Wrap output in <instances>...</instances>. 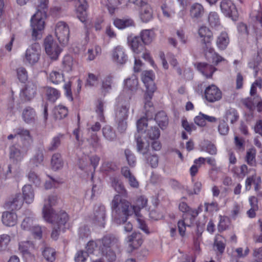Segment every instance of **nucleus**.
I'll return each instance as SVG.
<instances>
[{
    "instance_id": "obj_57",
    "label": "nucleus",
    "mask_w": 262,
    "mask_h": 262,
    "mask_svg": "<svg viewBox=\"0 0 262 262\" xmlns=\"http://www.w3.org/2000/svg\"><path fill=\"white\" fill-rule=\"evenodd\" d=\"M137 216V221L138 224L139 228L143 231L146 234H149V231L148 227L144 221V219L139 214Z\"/></svg>"
},
{
    "instance_id": "obj_34",
    "label": "nucleus",
    "mask_w": 262,
    "mask_h": 262,
    "mask_svg": "<svg viewBox=\"0 0 262 262\" xmlns=\"http://www.w3.org/2000/svg\"><path fill=\"white\" fill-rule=\"evenodd\" d=\"M147 204V199L143 196H139L136 201V205L132 206V209L134 210V213L136 215L139 214L138 211L145 207Z\"/></svg>"
},
{
    "instance_id": "obj_8",
    "label": "nucleus",
    "mask_w": 262,
    "mask_h": 262,
    "mask_svg": "<svg viewBox=\"0 0 262 262\" xmlns=\"http://www.w3.org/2000/svg\"><path fill=\"white\" fill-rule=\"evenodd\" d=\"M44 47L46 54L51 59L56 60L58 58L61 49L58 43L51 35L48 36L44 40Z\"/></svg>"
},
{
    "instance_id": "obj_56",
    "label": "nucleus",
    "mask_w": 262,
    "mask_h": 262,
    "mask_svg": "<svg viewBox=\"0 0 262 262\" xmlns=\"http://www.w3.org/2000/svg\"><path fill=\"white\" fill-rule=\"evenodd\" d=\"M113 77L107 76L104 78L102 83V89L105 92H108L112 89Z\"/></svg>"
},
{
    "instance_id": "obj_37",
    "label": "nucleus",
    "mask_w": 262,
    "mask_h": 262,
    "mask_svg": "<svg viewBox=\"0 0 262 262\" xmlns=\"http://www.w3.org/2000/svg\"><path fill=\"white\" fill-rule=\"evenodd\" d=\"M42 254L45 259L48 261L53 262L55 259V250L51 247H45L42 251Z\"/></svg>"
},
{
    "instance_id": "obj_23",
    "label": "nucleus",
    "mask_w": 262,
    "mask_h": 262,
    "mask_svg": "<svg viewBox=\"0 0 262 262\" xmlns=\"http://www.w3.org/2000/svg\"><path fill=\"white\" fill-rule=\"evenodd\" d=\"M229 41L228 34L226 32H222L216 38V45L220 50H224L227 48Z\"/></svg>"
},
{
    "instance_id": "obj_4",
    "label": "nucleus",
    "mask_w": 262,
    "mask_h": 262,
    "mask_svg": "<svg viewBox=\"0 0 262 262\" xmlns=\"http://www.w3.org/2000/svg\"><path fill=\"white\" fill-rule=\"evenodd\" d=\"M97 241L98 245L101 249V254L107 260L115 261L116 256L113 249L117 247L118 240L114 237L105 236Z\"/></svg>"
},
{
    "instance_id": "obj_21",
    "label": "nucleus",
    "mask_w": 262,
    "mask_h": 262,
    "mask_svg": "<svg viewBox=\"0 0 262 262\" xmlns=\"http://www.w3.org/2000/svg\"><path fill=\"white\" fill-rule=\"evenodd\" d=\"M122 174L127 180L129 185L134 188H138L139 183L135 177L131 173L127 167H124L121 169Z\"/></svg>"
},
{
    "instance_id": "obj_19",
    "label": "nucleus",
    "mask_w": 262,
    "mask_h": 262,
    "mask_svg": "<svg viewBox=\"0 0 262 262\" xmlns=\"http://www.w3.org/2000/svg\"><path fill=\"white\" fill-rule=\"evenodd\" d=\"M198 70L206 78H211L216 69L212 65L206 63H199L197 64Z\"/></svg>"
},
{
    "instance_id": "obj_27",
    "label": "nucleus",
    "mask_w": 262,
    "mask_h": 262,
    "mask_svg": "<svg viewBox=\"0 0 262 262\" xmlns=\"http://www.w3.org/2000/svg\"><path fill=\"white\" fill-rule=\"evenodd\" d=\"M204 9L202 5L199 3L193 4L190 8V13L191 17L199 18L204 14Z\"/></svg>"
},
{
    "instance_id": "obj_61",
    "label": "nucleus",
    "mask_w": 262,
    "mask_h": 262,
    "mask_svg": "<svg viewBox=\"0 0 262 262\" xmlns=\"http://www.w3.org/2000/svg\"><path fill=\"white\" fill-rule=\"evenodd\" d=\"M125 155L128 164L130 166H134L136 162V159L135 155L129 149H126L125 150Z\"/></svg>"
},
{
    "instance_id": "obj_51",
    "label": "nucleus",
    "mask_w": 262,
    "mask_h": 262,
    "mask_svg": "<svg viewBox=\"0 0 262 262\" xmlns=\"http://www.w3.org/2000/svg\"><path fill=\"white\" fill-rule=\"evenodd\" d=\"M208 22L212 27L220 25V19L218 14L214 12H210L208 16Z\"/></svg>"
},
{
    "instance_id": "obj_32",
    "label": "nucleus",
    "mask_w": 262,
    "mask_h": 262,
    "mask_svg": "<svg viewBox=\"0 0 262 262\" xmlns=\"http://www.w3.org/2000/svg\"><path fill=\"white\" fill-rule=\"evenodd\" d=\"M224 118L226 121H229L231 124H234L238 120L239 116L235 108H229L226 111Z\"/></svg>"
},
{
    "instance_id": "obj_45",
    "label": "nucleus",
    "mask_w": 262,
    "mask_h": 262,
    "mask_svg": "<svg viewBox=\"0 0 262 262\" xmlns=\"http://www.w3.org/2000/svg\"><path fill=\"white\" fill-rule=\"evenodd\" d=\"M68 114L67 108L62 105H59L55 108V115L56 118L61 119L66 117Z\"/></svg>"
},
{
    "instance_id": "obj_46",
    "label": "nucleus",
    "mask_w": 262,
    "mask_h": 262,
    "mask_svg": "<svg viewBox=\"0 0 262 262\" xmlns=\"http://www.w3.org/2000/svg\"><path fill=\"white\" fill-rule=\"evenodd\" d=\"M256 150L254 148H250L247 150L246 156L247 163L251 165L254 166L256 163L255 160Z\"/></svg>"
},
{
    "instance_id": "obj_22",
    "label": "nucleus",
    "mask_w": 262,
    "mask_h": 262,
    "mask_svg": "<svg viewBox=\"0 0 262 262\" xmlns=\"http://www.w3.org/2000/svg\"><path fill=\"white\" fill-rule=\"evenodd\" d=\"M128 40L129 46L134 53L139 54L143 51L144 47L140 37L137 36L130 37Z\"/></svg>"
},
{
    "instance_id": "obj_31",
    "label": "nucleus",
    "mask_w": 262,
    "mask_h": 262,
    "mask_svg": "<svg viewBox=\"0 0 262 262\" xmlns=\"http://www.w3.org/2000/svg\"><path fill=\"white\" fill-rule=\"evenodd\" d=\"M86 248L88 254L96 255V256L102 255L101 249L98 245V241H96V242H89L87 244Z\"/></svg>"
},
{
    "instance_id": "obj_64",
    "label": "nucleus",
    "mask_w": 262,
    "mask_h": 262,
    "mask_svg": "<svg viewBox=\"0 0 262 262\" xmlns=\"http://www.w3.org/2000/svg\"><path fill=\"white\" fill-rule=\"evenodd\" d=\"M87 256V252L82 251H78L75 257V262H84Z\"/></svg>"
},
{
    "instance_id": "obj_13",
    "label": "nucleus",
    "mask_w": 262,
    "mask_h": 262,
    "mask_svg": "<svg viewBox=\"0 0 262 262\" xmlns=\"http://www.w3.org/2000/svg\"><path fill=\"white\" fill-rule=\"evenodd\" d=\"M112 60L117 64H123L127 60L125 49L121 46L115 47L112 51Z\"/></svg>"
},
{
    "instance_id": "obj_6",
    "label": "nucleus",
    "mask_w": 262,
    "mask_h": 262,
    "mask_svg": "<svg viewBox=\"0 0 262 262\" xmlns=\"http://www.w3.org/2000/svg\"><path fill=\"white\" fill-rule=\"evenodd\" d=\"M154 74L151 71H145L142 74V80L147 90V93L145 96V99L146 101L145 103V107L147 105L149 107L151 106V103L148 100L151 99L152 94L156 90V86L154 83Z\"/></svg>"
},
{
    "instance_id": "obj_7",
    "label": "nucleus",
    "mask_w": 262,
    "mask_h": 262,
    "mask_svg": "<svg viewBox=\"0 0 262 262\" xmlns=\"http://www.w3.org/2000/svg\"><path fill=\"white\" fill-rule=\"evenodd\" d=\"M41 50L38 43H34L30 46L26 50L24 62L30 65L36 63L40 59Z\"/></svg>"
},
{
    "instance_id": "obj_41",
    "label": "nucleus",
    "mask_w": 262,
    "mask_h": 262,
    "mask_svg": "<svg viewBox=\"0 0 262 262\" xmlns=\"http://www.w3.org/2000/svg\"><path fill=\"white\" fill-rule=\"evenodd\" d=\"M114 25L120 29L133 25L134 22L130 19H116L114 21Z\"/></svg>"
},
{
    "instance_id": "obj_26",
    "label": "nucleus",
    "mask_w": 262,
    "mask_h": 262,
    "mask_svg": "<svg viewBox=\"0 0 262 262\" xmlns=\"http://www.w3.org/2000/svg\"><path fill=\"white\" fill-rule=\"evenodd\" d=\"M22 116L25 122L27 123H33L35 121V112L33 108L30 107H27L23 110Z\"/></svg>"
},
{
    "instance_id": "obj_35",
    "label": "nucleus",
    "mask_w": 262,
    "mask_h": 262,
    "mask_svg": "<svg viewBox=\"0 0 262 262\" xmlns=\"http://www.w3.org/2000/svg\"><path fill=\"white\" fill-rule=\"evenodd\" d=\"M112 185L115 190L122 195H126L127 191L122 182L117 178H113L112 180Z\"/></svg>"
},
{
    "instance_id": "obj_2",
    "label": "nucleus",
    "mask_w": 262,
    "mask_h": 262,
    "mask_svg": "<svg viewBox=\"0 0 262 262\" xmlns=\"http://www.w3.org/2000/svg\"><path fill=\"white\" fill-rule=\"evenodd\" d=\"M111 205L114 222L118 225L125 222L127 216L134 213L130 203L120 195L114 196Z\"/></svg>"
},
{
    "instance_id": "obj_39",
    "label": "nucleus",
    "mask_w": 262,
    "mask_h": 262,
    "mask_svg": "<svg viewBox=\"0 0 262 262\" xmlns=\"http://www.w3.org/2000/svg\"><path fill=\"white\" fill-rule=\"evenodd\" d=\"M63 164V161L60 154L58 153L54 154L51 159L52 168L55 170H58L62 167Z\"/></svg>"
},
{
    "instance_id": "obj_50",
    "label": "nucleus",
    "mask_w": 262,
    "mask_h": 262,
    "mask_svg": "<svg viewBox=\"0 0 262 262\" xmlns=\"http://www.w3.org/2000/svg\"><path fill=\"white\" fill-rule=\"evenodd\" d=\"M11 241L10 236L6 234L0 235V251L5 250Z\"/></svg>"
},
{
    "instance_id": "obj_11",
    "label": "nucleus",
    "mask_w": 262,
    "mask_h": 262,
    "mask_svg": "<svg viewBox=\"0 0 262 262\" xmlns=\"http://www.w3.org/2000/svg\"><path fill=\"white\" fill-rule=\"evenodd\" d=\"M143 239L140 233L134 232L126 238V246L128 252H132L142 244Z\"/></svg>"
},
{
    "instance_id": "obj_53",
    "label": "nucleus",
    "mask_w": 262,
    "mask_h": 262,
    "mask_svg": "<svg viewBox=\"0 0 262 262\" xmlns=\"http://www.w3.org/2000/svg\"><path fill=\"white\" fill-rule=\"evenodd\" d=\"M105 102L101 100L97 101L96 106V112L98 115L100 120H102L104 118L103 112L104 110Z\"/></svg>"
},
{
    "instance_id": "obj_63",
    "label": "nucleus",
    "mask_w": 262,
    "mask_h": 262,
    "mask_svg": "<svg viewBox=\"0 0 262 262\" xmlns=\"http://www.w3.org/2000/svg\"><path fill=\"white\" fill-rule=\"evenodd\" d=\"M61 137V136H58L53 138L49 148V150H54L59 147L60 144Z\"/></svg>"
},
{
    "instance_id": "obj_33",
    "label": "nucleus",
    "mask_w": 262,
    "mask_h": 262,
    "mask_svg": "<svg viewBox=\"0 0 262 262\" xmlns=\"http://www.w3.org/2000/svg\"><path fill=\"white\" fill-rule=\"evenodd\" d=\"M155 120L162 129L165 128L168 124V120L167 115L164 112L158 113L155 116Z\"/></svg>"
},
{
    "instance_id": "obj_36",
    "label": "nucleus",
    "mask_w": 262,
    "mask_h": 262,
    "mask_svg": "<svg viewBox=\"0 0 262 262\" xmlns=\"http://www.w3.org/2000/svg\"><path fill=\"white\" fill-rule=\"evenodd\" d=\"M101 48L98 46H95L89 48L86 54L87 60L92 61L94 60L97 56L101 54Z\"/></svg>"
},
{
    "instance_id": "obj_38",
    "label": "nucleus",
    "mask_w": 262,
    "mask_h": 262,
    "mask_svg": "<svg viewBox=\"0 0 262 262\" xmlns=\"http://www.w3.org/2000/svg\"><path fill=\"white\" fill-rule=\"evenodd\" d=\"M155 36V33L152 30H145L141 33V39L145 44L150 43Z\"/></svg>"
},
{
    "instance_id": "obj_20",
    "label": "nucleus",
    "mask_w": 262,
    "mask_h": 262,
    "mask_svg": "<svg viewBox=\"0 0 262 262\" xmlns=\"http://www.w3.org/2000/svg\"><path fill=\"white\" fill-rule=\"evenodd\" d=\"M129 109V104L128 103L118 106L115 112L116 120H127Z\"/></svg>"
},
{
    "instance_id": "obj_9",
    "label": "nucleus",
    "mask_w": 262,
    "mask_h": 262,
    "mask_svg": "<svg viewBox=\"0 0 262 262\" xmlns=\"http://www.w3.org/2000/svg\"><path fill=\"white\" fill-rule=\"evenodd\" d=\"M55 33L59 41L63 45L68 43L70 35V29L67 24L59 21L56 25Z\"/></svg>"
},
{
    "instance_id": "obj_12",
    "label": "nucleus",
    "mask_w": 262,
    "mask_h": 262,
    "mask_svg": "<svg viewBox=\"0 0 262 262\" xmlns=\"http://www.w3.org/2000/svg\"><path fill=\"white\" fill-rule=\"evenodd\" d=\"M220 8L222 12L226 16L235 19L237 11L235 5L230 0H222L220 3Z\"/></svg>"
},
{
    "instance_id": "obj_1",
    "label": "nucleus",
    "mask_w": 262,
    "mask_h": 262,
    "mask_svg": "<svg viewBox=\"0 0 262 262\" xmlns=\"http://www.w3.org/2000/svg\"><path fill=\"white\" fill-rule=\"evenodd\" d=\"M56 195H50L45 200L42 213L45 221L52 225L51 237L56 240L61 232L64 231V226L69 220L68 214L63 210L55 211L51 208L57 201Z\"/></svg>"
},
{
    "instance_id": "obj_55",
    "label": "nucleus",
    "mask_w": 262,
    "mask_h": 262,
    "mask_svg": "<svg viewBox=\"0 0 262 262\" xmlns=\"http://www.w3.org/2000/svg\"><path fill=\"white\" fill-rule=\"evenodd\" d=\"M160 131L157 127H151L147 130V135L151 140H155L159 138L160 136Z\"/></svg>"
},
{
    "instance_id": "obj_42",
    "label": "nucleus",
    "mask_w": 262,
    "mask_h": 262,
    "mask_svg": "<svg viewBox=\"0 0 262 262\" xmlns=\"http://www.w3.org/2000/svg\"><path fill=\"white\" fill-rule=\"evenodd\" d=\"M49 79L54 84H58L63 80V75L58 71H52L49 75Z\"/></svg>"
},
{
    "instance_id": "obj_30",
    "label": "nucleus",
    "mask_w": 262,
    "mask_h": 262,
    "mask_svg": "<svg viewBox=\"0 0 262 262\" xmlns=\"http://www.w3.org/2000/svg\"><path fill=\"white\" fill-rule=\"evenodd\" d=\"M15 133L20 137V140L18 142H28L29 146L31 145L32 139L28 130L23 128H18L15 130Z\"/></svg>"
},
{
    "instance_id": "obj_43",
    "label": "nucleus",
    "mask_w": 262,
    "mask_h": 262,
    "mask_svg": "<svg viewBox=\"0 0 262 262\" xmlns=\"http://www.w3.org/2000/svg\"><path fill=\"white\" fill-rule=\"evenodd\" d=\"M102 133L104 137L109 141H113L116 137L115 132L110 126H105L102 128Z\"/></svg>"
},
{
    "instance_id": "obj_62",
    "label": "nucleus",
    "mask_w": 262,
    "mask_h": 262,
    "mask_svg": "<svg viewBox=\"0 0 262 262\" xmlns=\"http://www.w3.org/2000/svg\"><path fill=\"white\" fill-rule=\"evenodd\" d=\"M29 180L36 185H39L40 183V180L39 176L34 171H30L28 174Z\"/></svg>"
},
{
    "instance_id": "obj_40",
    "label": "nucleus",
    "mask_w": 262,
    "mask_h": 262,
    "mask_svg": "<svg viewBox=\"0 0 262 262\" xmlns=\"http://www.w3.org/2000/svg\"><path fill=\"white\" fill-rule=\"evenodd\" d=\"M23 204V200L20 194H16L10 201V206L12 209H19Z\"/></svg>"
},
{
    "instance_id": "obj_16",
    "label": "nucleus",
    "mask_w": 262,
    "mask_h": 262,
    "mask_svg": "<svg viewBox=\"0 0 262 262\" xmlns=\"http://www.w3.org/2000/svg\"><path fill=\"white\" fill-rule=\"evenodd\" d=\"M2 221L3 224L6 226H14L17 223V215L14 212L5 211L2 215Z\"/></svg>"
},
{
    "instance_id": "obj_3",
    "label": "nucleus",
    "mask_w": 262,
    "mask_h": 262,
    "mask_svg": "<svg viewBox=\"0 0 262 262\" xmlns=\"http://www.w3.org/2000/svg\"><path fill=\"white\" fill-rule=\"evenodd\" d=\"M38 1L37 12L33 15L31 20L32 35L33 37L36 39L41 37L42 31L45 28V9H47L49 3L48 0Z\"/></svg>"
},
{
    "instance_id": "obj_28",
    "label": "nucleus",
    "mask_w": 262,
    "mask_h": 262,
    "mask_svg": "<svg viewBox=\"0 0 262 262\" xmlns=\"http://www.w3.org/2000/svg\"><path fill=\"white\" fill-rule=\"evenodd\" d=\"M125 88L132 92L136 91L138 88V80L135 75H133L130 78L126 79L125 82Z\"/></svg>"
},
{
    "instance_id": "obj_5",
    "label": "nucleus",
    "mask_w": 262,
    "mask_h": 262,
    "mask_svg": "<svg viewBox=\"0 0 262 262\" xmlns=\"http://www.w3.org/2000/svg\"><path fill=\"white\" fill-rule=\"evenodd\" d=\"M30 147L27 141L18 142L10 146L9 148L10 160L15 164L20 163L27 155Z\"/></svg>"
},
{
    "instance_id": "obj_48",
    "label": "nucleus",
    "mask_w": 262,
    "mask_h": 262,
    "mask_svg": "<svg viewBox=\"0 0 262 262\" xmlns=\"http://www.w3.org/2000/svg\"><path fill=\"white\" fill-rule=\"evenodd\" d=\"M63 67L65 71L69 72L72 70L74 61L73 58L69 55L64 56L63 61Z\"/></svg>"
},
{
    "instance_id": "obj_24",
    "label": "nucleus",
    "mask_w": 262,
    "mask_h": 262,
    "mask_svg": "<svg viewBox=\"0 0 262 262\" xmlns=\"http://www.w3.org/2000/svg\"><path fill=\"white\" fill-rule=\"evenodd\" d=\"M24 199L27 204H31L34 199V191L30 185H25L22 189Z\"/></svg>"
},
{
    "instance_id": "obj_47",
    "label": "nucleus",
    "mask_w": 262,
    "mask_h": 262,
    "mask_svg": "<svg viewBox=\"0 0 262 262\" xmlns=\"http://www.w3.org/2000/svg\"><path fill=\"white\" fill-rule=\"evenodd\" d=\"M46 95L49 100L55 101L59 98L60 94L56 89L47 87L46 88Z\"/></svg>"
},
{
    "instance_id": "obj_29",
    "label": "nucleus",
    "mask_w": 262,
    "mask_h": 262,
    "mask_svg": "<svg viewBox=\"0 0 262 262\" xmlns=\"http://www.w3.org/2000/svg\"><path fill=\"white\" fill-rule=\"evenodd\" d=\"M163 14L164 16L169 18L174 13L173 4L171 0H166L165 3L161 6Z\"/></svg>"
},
{
    "instance_id": "obj_44",
    "label": "nucleus",
    "mask_w": 262,
    "mask_h": 262,
    "mask_svg": "<svg viewBox=\"0 0 262 262\" xmlns=\"http://www.w3.org/2000/svg\"><path fill=\"white\" fill-rule=\"evenodd\" d=\"M34 225L33 217L28 216L22 221L20 227L24 230L30 231Z\"/></svg>"
},
{
    "instance_id": "obj_60",
    "label": "nucleus",
    "mask_w": 262,
    "mask_h": 262,
    "mask_svg": "<svg viewBox=\"0 0 262 262\" xmlns=\"http://www.w3.org/2000/svg\"><path fill=\"white\" fill-rule=\"evenodd\" d=\"M147 120L144 117L141 118L138 120L137 122V135H139L140 133H142L144 128L147 127Z\"/></svg>"
},
{
    "instance_id": "obj_18",
    "label": "nucleus",
    "mask_w": 262,
    "mask_h": 262,
    "mask_svg": "<svg viewBox=\"0 0 262 262\" xmlns=\"http://www.w3.org/2000/svg\"><path fill=\"white\" fill-rule=\"evenodd\" d=\"M198 34L203 43L207 45L210 43L213 39V34L206 26H201L198 30Z\"/></svg>"
},
{
    "instance_id": "obj_10",
    "label": "nucleus",
    "mask_w": 262,
    "mask_h": 262,
    "mask_svg": "<svg viewBox=\"0 0 262 262\" xmlns=\"http://www.w3.org/2000/svg\"><path fill=\"white\" fill-rule=\"evenodd\" d=\"M204 96L207 101L213 103L222 99V93L215 85L211 84L206 88L204 91Z\"/></svg>"
},
{
    "instance_id": "obj_15",
    "label": "nucleus",
    "mask_w": 262,
    "mask_h": 262,
    "mask_svg": "<svg viewBox=\"0 0 262 262\" xmlns=\"http://www.w3.org/2000/svg\"><path fill=\"white\" fill-rule=\"evenodd\" d=\"M140 11V17L143 22H148L152 17V10L146 2L137 7Z\"/></svg>"
},
{
    "instance_id": "obj_25",
    "label": "nucleus",
    "mask_w": 262,
    "mask_h": 262,
    "mask_svg": "<svg viewBox=\"0 0 262 262\" xmlns=\"http://www.w3.org/2000/svg\"><path fill=\"white\" fill-rule=\"evenodd\" d=\"M135 137L137 141V150L143 155H145L149 151V143L144 141V139L139 136V135L136 134Z\"/></svg>"
},
{
    "instance_id": "obj_49",
    "label": "nucleus",
    "mask_w": 262,
    "mask_h": 262,
    "mask_svg": "<svg viewBox=\"0 0 262 262\" xmlns=\"http://www.w3.org/2000/svg\"><path fill=\"white\" fill-rule=\"evenodd\" d=\"M214 247L216 248V250L221 253L222 254L225 249V244L223 241V237L221 235H216L214 238L213 244Z\"/></svg>"
},
{
    "instance_id": "obj_58",
    "label": "nucleus",
    "mask_w": 262,
    "mask_h": 262,
    "mask_svg": "<svg viewBox=\"0 0 262 262\" xmlns=\"http://www.w3.org/2000/svg\"><path fill=\"white\" fill-rule=\"evenodd\" d=\"M256 96L253 97H250L245 99L243 100V103L250 110H253L255 108Z\"/></svg>"
},
{
    "instance_id": "obj_59",
    "label": "nucleus",
    "mask_w": 262,
    "mask_h": 262,
    "mask_svg": "<svg viewBox=\"0 0 262 262\" xmlns=\"http://www.w3.org/2000/svg\"><path fill=\"white\" fill-rule=\"evenodd\" d=\"M145 158L147 162L151 166V167L155 168L158 166L159 159L156 155H147Z\"/></svg>"
},
{
    "instance_id": "obj_17",
    "label": "nucleus",
    "mask_w": 262,
    "mask_h": 262,
    "mask_svg": "<svg viewBox=\"0 0 262 262\" xmlns=\"http://www.w3.org/2000/svg\"><path fill=\"white\" fill-rule=\"evenodd\" d=\"M105 208L103 205H99L95 207L94 220L100 225L103 226L105 223Z\"/></svg>"
},
{
    "instance_id": "obj_52",
    "label": "nucleus",
    "mask_w": 262,
    "mask_h": 262,
    "mask_svg": "<svg viewBox=\"0 0 262 262\" xmlns=\"http://www.w3.org/2000/svg\"><path fill=\"white\" fill-rule=\"evenodd\" d=\"M208 53L211 54L212 62L215 65H217L221 61L226 60L223 57L215 52L212 48H210L209 49Z\"/></svg>"
},
{
    "instance_id": "obj_14",
    "label": "nucleus",
    "mask_w": 262,
    "mask_h": 262,
    "mask_svg": "<svg viewBox=\"0 0 262 262\" xmlns=\"http://www.w3.org/2000/svg\"><path fill=\"white\" fill-rule=\"evenodd\" d=\"M37 91L36 85L31 82L28 83L20 93V97L23 101H28L34 98Z\"/></svg>"
},
{
    "instance_id": "obj_54",
    "label": "nucleus",
    "mask_w": 262,
    "mask_h": 262,
    "mask_svg": "<svg viewBox=\"0 0 262 262\" xmlns=\"http://www.w3.org/2000/svg\"><path fill=\"white\" fill-rule=\"evenodd\" d=\"M18 79L21 82L24 83L28 79V73L26 70L23 67H20L16 70Z\"/></svg>"
}]
</instances>
